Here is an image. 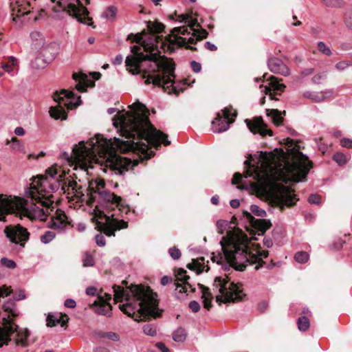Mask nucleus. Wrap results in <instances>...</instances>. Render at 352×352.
I'll return each instance as SVG.
<instances>
[{"label": "nucleus", "mask_w": 352, "mask_h": 352, "mask_svg": "<svg viewBox=\"0 0 352 352\" xmlns=\"http://www.w3.org/2000/svg\"><path fill=\"white\" fill-rule=\"evenodd\" d=\"M268 67L270 70L274 73L287 76L290 72L287 66L280 59L277 58H271L268 60Z\"/></svg>", "instance_id": "f3484780"}, {"label": "nucleus", "mask_w": 352, "mask_h": 352, "mask_svg": "<svg viewBox=\"0 0 352 352\" xmlns=\"http://www.w3.org/2000/svg\"><path fill=\"white\" fill-rule=\"evenodd\" d=\"M54 3L53 10L55 12L65 11L78 21L91 25V19L88 16L89 12L80 0H51Z\"/></svg>", "instance_id": "9b49d317"}, {"label": "nucleus", "mask_w": 352, "mask_h": 352, "mask_svg": "<svg viewBox=\"0 0 352 352\" xmlns=\"http://www.w3.org/2000/svg\"><path fill=\"white\" fill-rule=\"evenodd\" d=\"M250 210L251 212L256 216L260 217H264L266 216V212L263 209L260 208L256 205H252L250 207Z\"/></svg>", "instance_id": "79ce46f5"}, {"label": "nucleus", "mask_w": 352, "mask_h": 352, "mask_svg": "<svg viewBox=\"0 0 352 352\" xmlns=\"http://www.w3.org/2000/svg\"><path fill=\"white\" fill-rule=\"evenodd\" d=\"M10 8L12 10V14H16V16L28 14L30 13V3L28 2L23 4L19 3V1H16L15 4L10 3Z\"/></svg>", "instance_id": "5701e85b"}, {"label": "nucleus", "mask_w": 352, "mask_h": 352, "mask_svg": "<svg viewBox=\"0 0 352 352\" xmlns=\"http://www.w3.org/2000/svg\"><path fill=\"white\" fill-rule=\"evenodd\" d=\"M54 100L57 105L52 107L50 109V116L56 120L67 118V113L65 108L73 109L81 104L80 97L76 96L72 91L63 89L56 91L54 95Z\"/></svg>", "instance_id": "1a4fd4ad"}, {"label": "nucleus", "mask_w": 352, "mask_h": 352, "mask_svg": "<svg viewBox=\"0 0 352 352\" xmlns=\"http://www.w3.org/2000/svg\"><path fill=\"white\" fill-rule=\"evenodd\" d=\"M313 72H314V69H312V68L306 69L302 72L301 76H302V77L309 76L313 73Z\"/></svg>", "instance_id": "69168bd1"}, {"label": "nucleus", "mask_w": 352, "mask_h": 352, "mask_svg": "<svg viewBox=\"0 0 352 352\" xmlns=\"http://www.w3.org/2000/svg\"><path fill=\"white\" fill-rule=\"evenodd\" d=\"M14 133L16 135L21 136L24 135L25 131L22 127L19 126L14 129Z\"/></svg>", "instance_id": "338daca9"}, {"label": "nucleus", "mask_w": 352, "mask_h": 352, "mask_svg": "<svg viewBox=\"0 0 352 352\" xmlns=\"http://www.w3.org/2000/svg\"><path fill=\"white\" fill-rule=\"evenodd\" d=\"M263 244L266 248H269L273 245V241L270 238L264 237Z\"/></svg>", "instance_id": "bf43d9fd"}, {"label": "nucleus", "mask_w": 352, "mask_h": 352, "mask_svg": "<svg viewBox=\"0 0 352 352\" xmlns=\"http://www.w3.org/2000/svg\"><path fill=\"white\" fill-rule=\"evenodd\" d=\"M106 298L102 296L98 297V300L95 302L96 312L100 315L110 316L111 315V305L109 301L111 300V296L105 294Z\"/></svg>", "instance_id": "6ab92c4d"}, {"label": "nucleus", "mask_w": 352, "mask_h": 352, "mask_svg": "<svg viewBox=\"0 0 352 352\" xmlns=\"http://www.w3.org/2000/svg\"><path fill=\"white\" fill-rule=\"evenodd\" d=\"M96 292L97 290L94 287H89L86 289V294L89 296H95Z\"/></svg>", "instance_id": "052dcab7"}, {"label": "nucleus", "mask_w": 352, "mask_h": 352, "mask_svg": "<svg viewBox=\"0 0 352 352\" xmlns=\"http://www.w3.org/2000/svg\"><path fill=\"white\" fill-rule=\"evenodd\" d=\"M251 240H257L252 236L250 239L241 230L230 231L226 237L220 241L222 253L214 255L213 262L221 265L224 270L232 267L236 270L243 271L247 265L258 263L255 270H258L264 263L263 259L268 256L267 250H261L258 244Z\"/></svg>", "instance_id": "39448f33"}, {"label": "nucleus", "mask_w": 352, "mask_h": 352, "mask_svg": "<svg viewBox=\"0 0 352 352\" xmlns=\"http://www.w3.org/2000/svg\"><path fill=\"white\" fill-rule=\"evenodd\" d=\"M349 159V155H346L342 153L338 152L333 156V160L338 163V165L342 166L345 164Z\"/></svg>", "instance_id": "c756f323"}, {"label": "nucleus", "mask_w": 352, "mask_h": 352, "mask_svg": "<svg viewBox=\"0 0 352 352\" xmlns=\"http://www.w3.org/2000/svg\"><path fill=\"white\" fill-rule=\"evenodd\" d=\"M76 302L73 299L69 298L65 301V306L66 307L74 308L76 307Z\"/></svg>", "instance_id": "6e6d98bb"}, {"label": "nucleus", "mask_w": 352, "mask_h": 352, "mask_svg": "<svg viewBox=\"0 0 352 352\" xmlns=\"http://www.w3.org/2000/svg\"><path fill=\"white\" fill-rule=\"evenodd\" d=\"M344 243V241L342 239H338L333 243V247L334 248L339 250L342 247Z\"/></svg>", "instance_id": "4d7b16f0"}, {"label": "nucleus", "mask_w": 352, "mask_h": 352, "mask_svg": "<svg viewBox=\"0 0 352 352\" xmlns=\"http://www.w3.org/2000/svg\"><path fill=\"white\" fill-rule=\"evenodd\" d=\"M176 21L179 23H186L187 26L174 28L171 34L167 36L169 43L168 48L172 52L173 46H185L192 50H196L192 45H195L197 41L202 40L207 37L208 32L204 29H199L200 25L197 19H194L188 14H182L177 16Z\"/></svg>", "instance_id": "0eeeda50"}, {"label": "nucleus", "mask_w": 352, "mask_h": 352, "mask_svg": "<svg viewBox=\"0 0 352 352\" xmlns=\"http://www.w3.org/2000/svg\"><path fill=\"white\" fill-rule=\"evenodd\" d=\"M122 60H123L122 56L119 54V55L116 56V57L113 59L112 63L113 65H120L122 63Z\"/></svg>", "instance_id": "e2e57ef3"}, {"label": "nucleus", "mask_w": 352, "mask_h": 352, "mask_svg": "<svg viewBox=\"0 0 352 352\" xmlns=\"http://www.w3.org/2000/svg\"><path fill=\"white\" fill-rule=\"evenodd\" d=\"M129 107L130 111L126 113H119L113 123L120 135L127 140L117 138L108 140L97 134L87 142L81 141L75 145L70 154L63 152L61 157L69 165L76 164L85 170L93 168L94 163L100 164L104 173L122 175L138 162L120 157L116 152H133L140 155L142 160H147L154 155V152L150 150L152 146L157 148L161 144L165 146L170 144L167 135L151 124L144 104L137 101Z\"/></svg>", "instance_id": "f03ea898"}, {"label": "nucleus", "mask_w": 352, "mask_h": 352, "mask_svg": "<svg viewBox=\"0 0 352 352\" xmlns=\"http://www.w3.org/2000/svg\"><path fill=\"white\" fill-rule=\"evenodd\" d=\"M103 336L107 337L109 339H111L112 340H118V339L117 334L115 333H112V332L107 333Z\"/></svg>", "instance_id": "13d9d810"}, {"label": "nucleus", "mask_w": 352, "mask_h": 352, "mask_svg": "<svg viewBox=\"0 0 352 352\" xmlns=\"http://www.w3.org/2000/svg\"><path fill=\"white\" fill-rule=\"evenodd\" d=\"M0 263L3 266L11 270L14 269L16 267V264L13 260L8 259L6 257L1 258Z\"/></svg>", "instance_id": "ea45409f"}, {"label": "nucleus", "mask_w": 352, "mask_h": 352, "mask_svg": "<svg viewBox=\"0 0 352 352\" xmlns=\"http://www.w3.org/2000/svg\"><path fill=\"white\" fill-rule=\"evenodd\" d=\"M298 327L301 331H307L309 327V320L305 316L300 317L298 320Z\"/></svg>", "instance_id": "72a5a7b5"}, {"label": "nucleus", "mask_w": 352, "mask_h": 352, "mask_svg": "<svg viewBox=\"0 0 352 352\" xmlns=\"http://www.w3.org/2000/svg\"><path fill=\"white\" fill-rule=\"evenodd\" d=\"M114 300L123 302L120 310L135 321H140L148 316H160L156 295L149 287L132 285L126 289L120 286L113 287Z\"/></svg>", "instance_id": "423d86ee"}, {"label": "nucleus", "mask_w": 352, "mask_h": 352, "mask_svg": "<svg viewBox=\"0 0 352 352\" xmlns=\"http://www.w3.org/2000/svg\"><path fill=\"white\" fill-rule=\"evenodd\" d=\"M177 283H175V291L179 294L187 293L188 292H194L195 288L189 282L190 276L186 275V271L183 269H179L177 274Z\"/></svg>", "instance_id": "4468645a"}, {"label": "nucleus", "mask_w": 352, "mask_h": 352, "mask_svg": "<svg viewBox=\"0 0 352 352\" xmlns=\"http://www.w3.org/2000/svg\"><path fill=\"white\" fill-rule=\"evenodd\" d=\"M294 259L299 263H305L309 259V255L307 252L300 251L295 254Z\"/></svg>", "instance_id": "2f4dec72"}, {"label": "nucleus", "mask_w": 352, "mask_h": 352, "mask_svg": "<svg viewBox=\"0 0 352 352\" xmlns=\"http://www.w3.org/2000/svg\"><path fill=\"white\" fill-rule=\"evenodd\" d=\"M325 78H326L325 72H322V73H318V74L314 75V77L312 78L311 80L314 84H320L322 80L325 79Z\"/></svg>", "instance_id": "a18cd8bd"}, {"label": "nucleus", "mask_w": 352, "mask_h": 352, "mask_svg": "<svg viewBox=\"0 0 352 352\" xmlns=\"http://www.w3.org/2000/svg\"><path fill=\"white\" fill-rule=\"evenodd\" d=\"M96 242L100 247L104 246V245L106 243L104 237L102 234H96Z\"/></svg>", "instance_id": "603ef678"}, {"label": "nucleus", "mask_w": 352, "mask_h": 352, "mask_svg": "<svg viewBox=\"0 0 352 352\" xmlns=\"http://www.w3.org/2000/svg\"><path fill=\"white\" fill-rule=\"evenodd\" d=\"M11 148L13 150L18 151H23L24 150L23 145L22 142L16 139V138H12L11 140Z\"/></svg>", "instance_id": "a19ab883"}, {"label": "nucleus", "mask_w": 352, "mask_h": 352, "mask_svg": "<svg viewBox=\"0 0 352 352\" xmlns=\"http://www.w3.org/2000/svg\"><path fill=\"white\" fill-rule=\"evenodd\" d=\"M32 41L31 48L33 51L38 52L45 47V38L43 35L38 31H34L30 34Z\"/></svg>", "instance_id": "4be33fe9"}, {"label": "nucleus", "mask_w": 352, "mask_h": 352, "mask_svg": "<svg viewBox=\"0 0 352 352\" xmlns=\"http://www.w3.org/2000/svg\"><path fill=\"white\" fill-rule=\"evenodd\" d=\"M324 5L329 8H341L344 2L343 0H326Z\"/></svg>", "instance_id": "4c0bfd02"}, {"label": "nucleus", "mask_w": 352, "mask_h": 352, "mask_svg": "<svg viewBox=\"0 0 352 352\" xmlns=\"http://www.w3.org/2000/svg\"><path fill=\"white\" fill-rule=\"evenodd\" d=\"M83 265L86 267L93 266L94 265V261L91 255L85 254L83 258Z\"/></svg>", "instance_id": "c03bdc74"}, {"label": "nucleus", "mask_w": 352, "mask_h": 352, "mask_svg": "<svg viewBox=\"0 0 352 352\" xmlns=\"http://www.w3.org/2000/svg\"><path fill=\"white\" fill-rule=\"evenodd\" d=\"M244 217L249 220L252 226L258 230V235L263 236L265 231L269 229L271 224L265 219H256L250 212L245 211L243 212Z\"/></svg>", "instance_id": "a211bd4d"}, {"label": "nucleus", "mask_w": 352, "mask_h": 352, "mask_svg": "<svg viewBox=\"0 0 352 352\" xmlns=\"http://www.w3.org/2000/svg\"><path fill=\"white\" fill-rule=\"evenodd\" d=\"M143 332L149 336H155L157 334L156 327L152 324H146L142 327Z\"/></svg>", "instance_id": "f704fd0d"}, {"label": "nucleus", "mask_w": 352, "mask_h": 352, "mask_svg": "<svg viewBox=\"0 0 352 352\" xmlns=\"http://www.w3.org/2000/svg\"><path fill=\"white\" fill-rule=\"evenodd\" d=\"M213 291L217 293L219 303L239 300L242 298V291L227 276H217L213 283Z\"/></svg>", "instance_id": "9d476101"}, {"label": "nucleus", "mask_w": 352, "mask_h": 352, "mask_svg": "<svg viewBox=\"0 0 352 352\" xmlns=\"http://www.w3.org/2000/svg\"><path fill=\"white\" fill-rule=\"evenodd\" d=\"M333 95L332 90H326L322 91H305L303 93V97L311 100L314 102H319L325 99L329 98Z\"/></svg>", "instance_id": "412c9836"}, {"label": "nucleus", "mask_w": 352, "mask_h": 352, "mask_svg": "<svg viewBox=\"0 0 352 352\" xmlns=\"http://www.w3.org/2000/svg\"><path fill=\"white\" fill-rule=\"evenodd\" d=\"M263 82H267L266 85H260L259 88L261 92H264L265 94L269 95L271 99H274L272 96V91H283L285 88V85L281 84L278 80V78L274 76H270L267 78V74L263 75Z\"/></svg>", "instance_id": "2eb2a0df"}, {"label": "nucleus", "mask_w": 352, "mask_h": 352, "mask_svg": "<svg viewBox=\"0 0 352 352\" xmlns=\"http://www.w3.org/2000/svg\"><path fill=\"white\" fill-rule=\"evenodd\" d=\"M73 78L77 82L76 85V89L80 92H85L88 87L94 85V82L89 79L87 75L84 73H74Z\"/></svg>", "instance_id": "aec40b11"}, {"label": "nucleus", "mask_w": 352, "mask_h": 352, "mask_svg": "<svg viewBox=\"0 0 352 352\" xmlns=\"http://www.w3.org/2000/svg\"><path fill=\"white\" fill-rule=\"evenodd\" d=\"M168 253H169L170 256L175 260L179 259L181 256L180 250L175 247L170 248L168 250Z\"/></svg>", "instance_id": "37998d69"}, {"label": "nucleus", "mask_w": 352, "mask_h": 352, "mask_svg": "<svg viewBox=\"0 0 352 352\" xmlns=\"http://www.w3.org/2000/svg\"><path fill=\"white\" fill-rule=\"evenodd\" d=\"M155 346L160 352H170V350L165 346L163 342H157Z\"/></svg>", "instance_id": "5fc2aeb1"}, {"label": "nucleus", "mask_w": 352, "mask_h": 352, "mask_svg": "<svg viewBox=\"0 0 352 352\" xmlns=\"http://www.w3.org/2000/svg\"><path fill=\"white\" fill-rule=\"evenodd\" d=\"M11 292L10 287L6 285L0 287V298L8 296ZM4 314L0 312V348L7 346L13 340L16 345L25 346L30 333L27 329H19L18 326L10 320L15 316L14 305L10 302L3 305Z\"/></svg>", "instance_id": "6e6552de"}, {"label": "nucleus", "mask_w": 352, "mask_h": 352, "mask_svg": "<svg viewBox=\"0 0 352 352\" xmlns=\"http://www.w3.org/2000/svg\"><path fill=\"white\" fill-rule=\"evenodd\" d=\"M188 307L194 313L198 312L200 309V305L199 302L195 300L190 301L189 302Z\"/></svg>", "instance_id": "09e8293b"}, {"label": "nucleus", "mask_w": 352, "mask_h": 352, "mask_svg": "<svg viewBox=\"0 0 352 352\" xmlns=\"http://www.w3.org/2000/svg\"><path fill=\"white\" fill-rule=\"evenodd\" d=\"M308 201L311 204H319L321 201V197L316 194H312L309 197Z\"/></svg>", "instance_id": "de8ad7c7"}, {"label": "nucleus", "mask_w": 352, "mask_h": 352, "mask_svg": "<svg viewBox=\"0 0 352 352\" xmlns=\"http://www.w3.org/2000/svg\"><path fill=\"white\" fill-rule=\"evenodd\" d=\"M116 14L117 8L114 6H109L104 11L102 16L109 20H113Z\"/></svg>", "instance_id": "7c9ffc66"}, {"label": "nucleus", "mask_w": 352, "mask_h": 352, "mask_svg": "<svg viewBox=\"0 0 352 352\" xmlns=\"http://www.w3.org/2000/svg\"><path fill=\"white\" fill-rule=\"evenodd\" d=\"M249 130L253 133H259L262 136L266 135H272V131L267 129V125L263 122L261 118H255L252 120H245Z\"/></svg>", "instance_id": "dca6fc26"}, {"label": "nucleus", "mask_w": 352, "mask_h": 352, "mask_svg": "<svg viewBox=\"0 0 352 352\" xmlns=\"http://www.w3.org/2000/svg\"><path fill=\"white\" fill-rule=\"evenodd\" d=\"M190 67L192 69L193 72L197 73V72H199L201 69V65L198 62H196L195 60H192L191 63H190Z\"/></svg>", "instance_id": "3c124183"}, {"label": "nucleus", "mask_w": 352, "mask_h": 352, "mask_svg": "<svg viewBox=\"0 0 352 352\" xmlns=\"http://www.w3.org/2000/svg\"><path fill=\"white\" fill-rule=\"evenodd\" d=\"M230 116L236 117V112H233L229 108L222 110V114L218 113L217 117L212 122V129L214 133H221L229 129L230 124L234 122Z\"/></svg>", "instance_id": "f8f14e48"}, {"label": "nucleus", "mask_w": 352, "mask_h": 352, "mask_svg": "<svg viewBox=\"0 0 352 352\" xmlns=\"http://www.w3.org/2000/svg\"><path fill=\"white\" fill-rule=\"evenodd\" d=\"M67 217L65 213L58 214L57 217L52 220L50 227L58 230H63L66 226Z\"/></svg>", "instance_id": "b1692460"}, {"label": "nucleus", "mask_w": 352, "mask_h": 352, "mask_svg": "<svg viewBox=\"0 0 352 352\" xmlns=\"http://www.w3.org/2000/svg\"><path fill=\"white\" fill-rule=\"evenodd\" d=\"M286 141V151L275 148L270 153L261 151L258 156L250 155L244 162L243 174L236 173L232 179L233 184L250 188L257 195L271 199L281 210L294 205L298 199L292 190L277 182H300L312 168L307 156L297 148L298 144L289 138Z\"/></svg>", "instance_id": "7ed1b4c3"}, {"label": "nucleus", "mask_w": 352, "mask_h": 352, "mask_svg": "<svg viewBox=\"0 0 352 352\" xmlns=\"http://www.w3.org/2000/svg\"><path fill=\"white\" fill-rule=\"evenodd\" d=\"M67 320H64L63 316L58 314H49L47 317V325L48 327H55L60 324L61 327H64Z\"/></svg>", "instance_id": "393cba45"}, {"label": "nucleus", "mask_w": 352, "mask_h": 352, "mask_svg": "<svg viewBox=\"0 0 352 352\" xmlns=\"http://www.w3.org/2000/svg\"><path fill=\"white\" fill-rule=\"evenodd\" d=\"M202 288V298H204L203 303L204 307L206 309H209L212 307L211 300L212 298V295L210 292V290L208 287H204L201 285Z\"/></svg>", "instance_id": "a878e982"}, {"label": "nucleus", "mask_w": 352, "mask_h": 352, "mask_svg": "<svg viewBox=\"0 0 352 352\" xmlns=\"http://www.w3.org/2000/svg\"><path fill=\"white\" fill-rule=\"evenodd\" d=\"M16 65L17 60L14 57H11L9 59L8 63H3L1 67L5 72L11 74L13 76L15 74L14 70Z\"/></svg>", "instance_id": "bb28decb"}, {"label": "nucleus", "mask_w": 352, "mask_h": 352, "mask_svg": "<svg viewBox=\"0 0 352 352\" xmlns=\"http://www.w3.org/2000/svg\"><path fill=\"white\" fill-rule=\"evenodd\" d=\"M186 337V331L182 328L177 329L173 335V339L174 341L180 342L185 340Z\"/></svg>", "instance_id": "473e14b6"}, {"label": "nucleus", "mask_w": 352, "mask_h": 352, "mask_svg": "<svg viewBox=\"0 0 352 352\" xmlns=\"http://www.w3.org/2000/svg\"><path fill=\"white\" fill-rule=\"evenodd\" d=\"M344 23L348 28L352 30V10L346 13Z\"/></svg>", "instance_id": "49530a36"}, {"label": "nucleus", "mask_w": 352, "mask_h": 352, "mask_svg": "<svg viewBox=\"0 0 352 352\" xmlns=\"http://www.w3.org/2000/svg\"><path fill=\"white\" fill-rule=\"evenodd\" d=\"M230 206L233 208H236L239 206L240 203L238 199H232L230 202Z\"/></svg>", "instance_id": "774afa93"}, {"label": "nucleus", "mask_w": 352, "mask_h": 352, "mask_svg": "<svg viewBox=\"0 0 352 352\" xmlns=\"http://www.w3.org/2000/svg\"><path fill=\"white\" fill-rule=\"evenodd\" d=\"M56 236V234L53 231H46L43 234H42L40 237L41 241L47 244L51 242Z\"/></svg>", "instance_id": "c9c22d12"}, {"label": "nucleus", "mask_w": 352, "mask_h": 352, "mask_svg": "<svg viewBox=\"0 0 352 352\" xmlns=\"http://www.w3.org/2000/svg\"><path fill=\"white\" fill-rule=\"evenodd\" d=\"M172 280V278L169 276H164L161 278L160 283L162 285H168L170 281Z\"/></svg>", "instance_id": "0e129e2a"}, {"label": "nucleus", "mask_w": 352, "mask_h": 352, "mask_svg": "<svg viewBox=\"0 0 352 352\" xmlns=\"http://www.w3.org/2000/svg\"><path fill=\"white\" fill-rule=\"evenodd\" d=\"M58 190L67 194V198L76 203L91 205L97 200L104 209L99 212L106 221V235L114 236L116 230L127 228L124 215L127 214L129 208L120 205V197L105 190L103 179L97 178L85 188L78 182L66 178L65 172L58 166L49 168L45 175L38 176L32 181L26 192V198L0 195V221H5L8 214H14L21 219L45 220L54 203L52 194Z\"/></svg>", "instance_id": "f257e3e1"}, {"label": "nucleus", "mask_w": 352, "mask_h": 352, "mask_svg": "<svg viewBox=\"0 0 352 352\" xmlns=\"http://www.w3.org/2000/svg\"><path fill=\"white\" fill-rule=\"evenodd\" d=\"M133 41L141 45L148 54L144 55L140 47L133 45L131 48L133 54L126 58V67L133 74L143 73L145 83L162 87L168 94H177L175 86V67L171 60L160 54L157 36L148 35L145 32L134 36Z\"/></svg>", "instance_id": "20e7f679"}, {"label": "nucleus", "mask_w": 352, "mask_h": 352, "mask_svg": "<svg viewBox=\"0 0 352 352\" xmlns=\"http://www.w3.org/2000/svg\"><path fill=\"white\" fill-rule=\"evenodd\" d=\"M205 47L210 51H216L217 49V46L214 44L211 43L209 41L205 43Z\"/></svg>", "instance_id": "680f3d73"}, {"label": "nucleus", "mask_w": 352, "mask_h": 352, "mask_svg": "<svg viewBox=\"0 0 352 352\" xmlns=\"http://www.w3.org/2000/svg\"><path fill=\"white\" fill-rule=\"evenodd\" d=\"M147 28L152 33H160L164 30V25L159 22L148 21L147 23Z\"/></svg>", "instance_id": "c85d7f7f"}, {"label": "nucleus", "mask_w": 352, "mask_h": 352, "mask_svg": "<svg viewBox=\"0 0 352 352\" xmlns=\"http://www.w3.org/2000/svg\"><path fill=\"white\" fill-rule=\"evenodd\" d=\"M318 49L323 54L330 56L332 54L331 50L324 42L318 43Z\"/></svg>", "instance_id": "e433bc0d"}, {"label": "nucleus", "mask_w": 352, "mask_h": 352, "mask_svg": "<svg viewBox=\"0 0 352 352\" xmlns=\"http://www.w3.org/2000/svg\"><path fill=\"white\" fill-rule=\"evenodd\" d=\"M267 115L271 117L272 122L279 125L283 122V118L280 112L277 109H266Z\"/></svg>", "instance_id": "cd10ccee"}, {"label": "nucleus", "mask_w": 352, "mask_h": 352, "mask_svg": "<svg viewBox=\"0 0 352 352\" xmlns=\"http://www.w3.org/2000/svg\"><path fill=\"white\" fill-rule=\"evenodd\" d=\"M4 232L11 242L16 244L19 243L23 247L29 239V232L26 228L21 225L8 226L5 228Z\"/></svg>", "instance_id": "ddd939ff"}, {"label": "nucleus", "mask_w": 352, "mask_h": 352, "mask_svg": "<svg viewBox=\"0 0 352 352\" xmlns=\"http://www.w3.org/2000/svg\"><path fill=\"white\" fill-rule=\"evenodd\" d=\"M350 65L346 61H340L336 65V69L338 71H343Z\"/></svg>", "instance_id": "8fccbe9b"}, {"label": "nucleus", "mask_w": 352, "mask_h": 352, "mask_svg": "<svg viewBox=\"0 0 352 352\" xmlns=\"http://www.w3.org/2000/svg\"><path fill=\"white\" fill-rule=\"evenodd\" d=\"M340 144L343 147L351 148L352 147V140L349 138H343V139L340 140Z\"/></svg>", "instance_id": "864d4df0"}, {"label": "nucleus", "mask_w": 352, "mask_h": 352, "mask_svg": "<svg viewBox=\"0 0 352 352\" xmlns=\"http://www.w3.org/2000/svg\"><path fill=\"white\" fill-rule=\"evenodd\" d=\"M187 267L192 270H197L199 272H201L204 270V266L202 264L197 260L193 259L190 263H188Z\"/></svg>", "instance_id": "58836bf2"}]
</instances>
